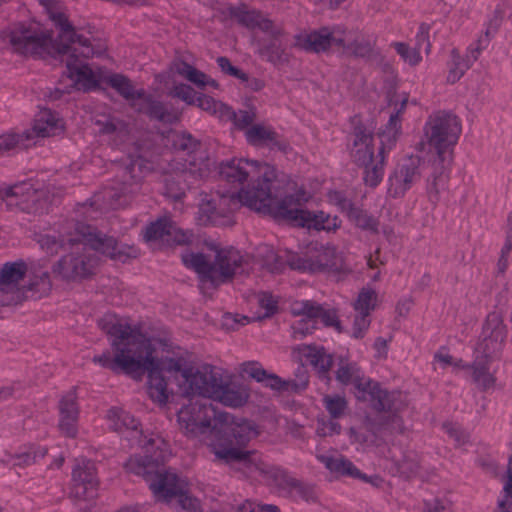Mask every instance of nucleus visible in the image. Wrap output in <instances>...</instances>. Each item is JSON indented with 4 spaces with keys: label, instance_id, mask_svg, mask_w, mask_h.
Returning <instances> with one entry per match:
<instances>
[{
    "label": "nucleus",
    "instance_id": "1",
    "mask_svg": "<svg viewBox=\"0 0 512 512\" xmlns=\"http://www.w3.org/2000/svg\"><path fill=\"white\" fill-rule=\"evenodd\" d=\"M51 19L59 29L57 39L53 40L49 34L37 32L31 28H15L9 34V44L13 52L34 58H44L47 55L66 56L68 77L85 91L97 88L99 79L85 62V59L94 55L90 40L77 34L64 13H54Z\"/></svg>",
    "mask_w": 512,
    "mask_h": 512
},
{
    "label": "nucleus",
    "instance_id": "2",
    "mask_svg": "<svg viewBox=\"0 0 512 512\" xmlns=\"http://www.w3.org/2000/svg\"><path fill=\"white\" fill-rule=\"evenodd\" d=\"M110 338V350L94 355L93 363L115 374L123 373L140 381L147 373V394L160 404V358L156 357L152 341L138 327L106 316L99 322Z\"/></svg>",
    "mask_w": 512,
    "mask_h": 512
},
{
    "label": "nucleus",
    "instance_id": "3",
    "mask_svg": "<svg viewBox=\"0 0 512 512\" xmlns=\"http://www.w3.org/2000/svg\"><path fill=\"white\" fill-rule=\"evenodd\" d=\"M213 440L210 443L213 453L225 463H242L250 472L258 470L270 473L280 487L298 488L299 483L278 469H267V466L256 457L254 451L245 450L246 444L257 435L253 423L245 419L235 420L228 413H219L218 422L213 424Z\"/></svg>",
    "mask_w": 512,
    "mask_h": 512
},
{
    "label": "nucleus",
    "instance_id": "4",
    "mask_svg": "<svg viewBox=\"0 0 512 512\" xmlns=\"http://www.w3.org/2000/svg\"><path fill=\"white\" fill-rule=\"evenodd\" d=\"M219 173L223 180L233 184H243L248 178L253 179V186L242 189L237 196L244 206L267 215L282 197L286 184L285 180L278 178L273 166L247 159H232L222 163Z\"/></svg>",
    "mask_w": 512,
    "mask_h": 512
},
{
    "label": "nucleus",
    "instance_id": "5",
    "mask_svg": "<svg viewBox=\"0 0 512 512\" xmlns=\"http://www.w3.org/2000/svg\"><path fill=\"white\" fill-rule=\"evenodd\" d=\"M461 129L459 118L446 111L433 113L425 124L428 145L435 153L431 160L433 179L428 186V191L435 197L446 184L445 170L452 161L453 147L458 141Z\"/></svg>",
    "mask_w": 512,
    "mask_h": 512
},
{
    "label": "nucleus",
    "instance_id": "6",
    "mask_svg": "<svg viewBox=\"0 0 512 512\" xmlns=\"http://www.w3.org/2000/svg\"><path fill=\"white\" fill-rule=\"evenodd\" d=\"M208 253L185 252L181 255L185 267L194 270L203 282L217 286L231 280L235 274L244 271L251 264L252 258L243 255L237 249L221 248L208 244Z\"/></svg>",
    "mask_w": 512,
    "mask_h": 512
},
{
    "label": "nucleus",
    "instance_id": "7",
    "mask_svg": "<svg viewBox=\"0 0 512 512\" xmlns=\"http://www.w3.org/2000/svg\"><path fill=\"white\" fill-rule=\"evenodd\" d=\"M283 195L270 210V216L276 220L286 221L294 226L305 227L317 231L336 232L342 224L338 216L330 215L324 211L312 212L302 209L310 194L304 187L291 180H286Z\"/></svg>",
    "mask_w": 512,
    "mask_h": 512
},
{
    "label": "nucleus",
    "instance_id": "8",
    "mask_svg": "<svg viewBox=\"0 0 512 512\" xmlns=\"http://www.w3.org/2000/svg\"><path fill=\"white\" fill-rule=\"evenodd\" d=\"M68 244L71 251L52 265V273L67 282H78L92 277L99 265V257L78 239L69 238Z\"/></svg>",
    "mask_w": 512,
    "mask_h": 512
},
{
    "label": "nucleus",
    "instance_id": "9",
    "mask_svg": "<svg viewBox=\"0 0 512 512\" xmlns=\"http://www.w3.org/2000/svg\"><path fill=\"white\" fill-rule=\"evenodd\" d=\"M408 98L405 95H394L389 100V106L394 107L385 129L379 133L381 146L373 162L362 164L365 167L364 182L370 187H376L384 174L385 150L391 149L395 144L401 129L400 115L406 109Z\"/></svg>",
    "mask_w": 512,
    "mask_h": 512
},
{
    "label": "nucleus",
    "instance_id": "10",
    "mask_svg": "<svg viewBox=\"0 0 512 512\" xmlns=\"http://www.w3.org/2000/svg\"><path fill=\"white\" fill-rule=\"evenodd\" d=\"M76 234L80 237V243L88 245L90 251L98 252L112 260L127 262L139 256V249L134 245H119L116 238L99 231L97 228L84 222H76L74 225Z\"/></svg>",
    "mask_w": 512,
    "mask_h": 512
},
{
    "label": "nucleus",
    "instance_id": "11",
    "mask_svg": "<svg viewBox=\"0 0 512 512\" xmlns=\"http://www.w3.org/2000/svg\"><path fill=\"white\" fill-rule=\"evenodd\" d=\"M219 414L214 407L201 399H190L178 412V423L184 433L197 437L209 433L213 437V424L217 423Z\"/></svg>",
    "mask_w": 512,
    "mask_h": 512
},
{
    "label": "nucleus",
    "instance_id": "12",
    "mask_svg": "<svg viewBox=\"0 0 512 512\" xmlns=\"http://www.w3.org/2000/svg\"><path fill=\"white\" fill-rule=\"evenodd\" d=\"M226 371L211 364L198 367L187 366L181 376L184 379V393L212 399L216 394Z\"/></svg>",
    "mask_w": 512,
    "mask_h": 512
},
{
    "label": "nucleus",
    "instance_id": "13",
    "mask_svg": "<svg viewBox=\"0 0 512 512\" xmlns=\"http://www.w3.org/2000/svg\"><path fill=\"white\" fill-rule=\"evenodd\" d=\"M109 428L124 436L130 446L140 447L149 452L154 446V439L143 434L140 422L128 411L120 407H111L106 414Z\"/></svg>",
    "mask_w": 512,
    "mask_h": 512
},
{
    "label": "nucleus",
    "instance_id": "14",
    "mask_svg": "<svg viewBox=\"0 0 512 512\" xmlns=\"http://www.w3.org/2000/svg\"><path fill=\"white\" fill-rule=\"evenodd\" d=\"M107 83L124 99L131 102L138 112L151 119L160 120V101L147 96L143 89L135 90L128 77L114 73L107 78Z\"/></svg>",
    "mask_w": 512,
    "mask_h": 512
},
{
    "label": "nucleus",
    "instance_id": "15",
    "mask_svg": "<svg viewBox=\"0 0 512 512\" xmlns=\"http://www.w3.org/2000/svg\"><path fill=\"white\" fill-rule=\"evenodd\" d=\"M99 479L93 461L82 459L72 469L71 495L78 500H94L98 495Z\"/></svg>",
    "mask_w": 512,
    "mask_h": 512
},
{
    "label": "nucleus",
    "instance_id": "16",
    "mask_svg": "<svg viewBox=\"0 0 512 512\" xmlns=\"http://www.w3.org/2000/svg\"><path fill=\"white\" fill-rule=\"evenodd\" d=\"M27 273V264L19 259L6 262L0 268V306L17 303L19 298V282Z\"/></svg>",
    "mask_w": 512,
    "mask_h": 512
},
{
    "label": "nucleus",
    "instance_id": "17",
    "mask_svg": "<svg viewBox=\"0 0 512 512\" xmlns=\"http://www.w3.org/2000/svg\"><path fill=\"white\" fill-rule=\"evenodd\" d=\"M263 33L267 34L268 38L259 40V55L274 66L287 65L291 54L283 40L286 35L284 27L281 24L274 23L272 29Z\"/></svg>",
    "mask_w": 512,
    "mask_h": 512
},
{
    "label": "nucleus",
    "instance_id": "18",
    "mask_svg": "<svg viewBox=\"0 0 512 512\" xmlns=\"http://www.w3.org/2000/svg\"><path fill=\"white\" fill-rule=\"evenodd\" d=\"M506 338V327L501 317L489 314L482 331V339L477 345V355L485 359H493L502 350Z\"/></svg>",
    "mask_w": 512,
    "mask_h": 512
},
{
    "label": "nucleus",
    "instance_id": "19",
    "mask_svg": "<svg viewBox=\"0 0 512 512\" xmlns=\"http://www.w3.org/2000/svg\"><path fill=\"white\" fill-rule=\"evenodd\" d=\"M292 269L320 272L324 270H339L343 267V256L334 246H323L312 258H292L289 260Z\"/></svg>",
    "mask_w": 512,
    "mask_h": 512
},
{
    "label": "nucleus",
    "instance_id": "20",
    "mask_svg": "<svg viewBox=\"0 0 512 512\" xmlns=\"http://www.w3.org/2000/svg\"><path fill=\"white\" fill-rule=\"evenodd\" d=\"M375 38L358 29L347 30L339 28L336 47L343 53L354 57H369L375 47Z\"/></svg>",
    "mask_w": 512,
    "mask_h": 512
},
{
    "label": "nucleus",
    "instance_id": "21",
    "mask_svg": "<svg viewBox=\"0 0 512 512\" xmlns=\"http://www.w3.org/2000/svg\"><path fill=\"white\" fill-rule=\"evenodd\" d=\"M129 473L141 476L148 484L155 501H160V463L152 456L133 455L124 464Z\"/></svg>",
    "mask_w": 512,
    "mask_h": 512
},
{
    "label": "nucleus",
    "instance_id": "22",
    "mask_svg": "<svg viewBox=\"0 0 512 512\" xmlns=\"http://www.w3.org/2000/svg\"><path fill=\"white\" fill-rule=\"evenodd\" d=\"M420 159L409 157L400 163L389 178L388 191L393 197L403 196L420 179Z\"/></svg>",
    "mask_w": 512,
    "mask_h": 512
},
{
    "label": "nucleus",
    "instance_id": "23",
    "mask_svg": "<svg viewBox=\"0 0 512 512\" xmlns=\"http://www.w3.org/2000/svg\"><path fill=\"white\" fill-rule=\"evenodd\" d=\"M292 357L301 363L309 362L321 378L329 380L328 373L333 364V357L323 347L298 345L293 347Z\"/></svg>",
    "mask_w": 512,
    "mask_h": 512
},
{
    "label": "nucleus",
    "instance_id": "24",
    "mask_svg": "<svg viewBox=\"0 0 512 512\" xmlns=\"http://www.w3.org/2000/svg\"><path fill=\"white\" fill-rule=\"evenodd\" d=\"M339 28L330 30L322 27L319 30L310 33H301L295 37V47L308 52H325L332 46L336 47V38L339 34Z\"/></svg>",
    "mask_w": 512,
    "mask_h": 512
},
{
    "label": "nucleus",
    "instance_id": "25",
    "mask_svg": "<svg viewBox=\"0 0 512 512\" xmlns=\"http://www.w3.org/2000/svg\"><path fill=\"white\" fill-rule=\"evenodd\" d=\"M231 380L232 375L225 372L212 399L228 407H242L250 398V390L246 385L233 383Z\"/></svg>",
    "mask_w": 512,
    "mask_h": 512
},
{
    "label": "nucleus",
    "instance_id": "26",
    "mask_svg": "<svg viewBox=\"0 0 512 512\" xmlns=\"http://www.w3.org/2000/svg\"><path fill=\"white\" fill-rule=\"evenodd\" d=\"M335 376L336 380L342 385H352L354 387L356 398L365 396L363 390L366 389V386H369L371 381L370 378L365 377L357 363L346 358L339 359Z\"/></svg>",
    "mask_w": 512,
    "mask_h": 512
},
{
    "label": "nucleus",
    "instance_id": "27",
    "mask_svg": "<svg viewBox=\"0 0 512 512\" xmlns=\"http://www.w3.org/2000/svg\"><path fill=\"white\" fill-rule=\"evenodd\" d=\"M363 392L365 396L357 397V399L369 402L371 407L378 412H393L399 409V406L396 404V399L400 396V393H390L382 389L377 382L371 380L369 382V386H366V389H364Z\"/></svg>",
    "mask_w": 512,
    "mask_h": 512
},
{
    "label": "nucleus",
    "instance_id": "28",
    "mask_svg": "<svg viewBox=\"0 0 512 512\" xmlns=\"http://www.w3.org/2000/svg\"><path fill=\"white\" fill-rule=\"evenodd\" d=\"M79 409L75 395L69 393L63 396L59 402V429L69 438H75L78 433Z\"/></svg>",
    "mask_w": 512,
    "mask_h": 512
},
{
    "label": "nucleus",
    "instance_id": "29",
    "mask_svg": "<svg viewBox=\"0 0 512 512\" xmlns=\"http://www.w3.org/2000/svg\"><path fill=\"white\" fill-rule=\"evenodd\" d=\"M195 236L169 217H162V248L188 247L193 244Z\"/></svg>",
    "mask_w": 512,
    "mask_h": 512
},
{
    "label": "nucleus",
    "instance_id": "30",
    "mask_svg": "<svg viewBox=\"0 0 512 512\" xmlns=\"http://www.w3.org/2000/svg\"><path fill=\"white\" fill-rule=\"evenodd\" d=\"M294 315H303L310 319L320 318L324 325L335 327L341 331V324L334 309H324L321 305L312 301H296L292 304Z\"/></svg>",
    "mask_w": 512,
    "mask_h": 512
},
{
    "label": "nucleus",
    "instance_id": "31",
    "mask_svg": "<svg viewBox=\"0 0 512 512\" xmlns=\"http://www.w3.org/2000/svg\"><path fill=\"white\" fill-rule=\"evenodd\" d=\"M188 358L189 353L185 349L162 338V371L181 374L188 366Z\"/></svg>",
    "mask_w": 512,
    "mask_h": 512
},
{
    "label": "nucleus",
    "instance_id": "32",
    "mask_svg": "<svg viewBox=\"0 0 512 512\" xmlns=\"http://www.w3.org/2000/svg\"><path fill=\"white\" fill-rule=\"evenodd\" d=\"M351 154L360 165L373 162L376 159L373 147V134L362 126H356L354 129Z\"/></svg>",
    "mask_w": 512,
    "mask_h": 512
},
{
    "label": "nucleus",
    "instance_id": "33",
    "mask_svg": "<svg viewBox=\"0 0 512 512\" xmlns=\"http://www.w3.org/2000/svg\"><path fill=\"white\" fill-rule=\"evenodd\" d=\"M230 14L239 24L249 29L258 28L262 32L272 29V25L275 23L260 11L248 10L245 7L231 8Z\"/></svg>",
    "mask_w": 512,
    "mask_h": 512
},
{
    "label": "nucleus",
    "instance_id": "34",
    "mask_svg": "<svg viewBox=\"0 0 512 512\" xmlns=\"http://www.w3.org/2000/svg\"><path fill=\"white\" fill-rule=\"evenodd\" d=\"M63 125L57 114L50 109L41 110L34 120L32 132L38 137H50L61 133Z\"/></svg>",
    "mask_w": 512,
    "mask_h": 512
},
{
    "label": "nucleus",
    "instance_id": "35",
    "mask_svg": "<svg viewBox=\"0 0 512 512\" xmlns=\"http://www.w3.org/2000/svg\"><path fill=\"white\" fill-rule=\"evenodd\" d=\"M170 71L179 74L200 89H204L206 86L218 87L215 80L184 61L175 60L170 66Z\"/></svg>",
    "mask_w": 512,
    "mask_h": 512
},
{
    "label": "nucleus",
    "instance_id": "36",
    "mask_svg": "<svg viewBox=\"0 0 512 512\" xmlns=\"http://www.w3.org/2000/svg\"><path fill=\"white\" fill-rule=\"evenodd\" d=\"M162 145L171 151L191 153L199 146V142L188 133L170 129L165 133L162 130Z\"/></svg>",
    "mask_w": 512,
    "mask_h": 512
},
{
    "label": "nucleus",
    "instance_id": "37",
    "mask_svg": "<svg viewBox=\"0 0 512 512\" xmlns=\"http://www.w3.org/2000/svg\"><path fill=\"white\" fill-rule=\"evenodd\" d=\"M245 136L247 141L252 145H263L271 143L273 145H277L284 151L289 148V145L286 142H278V135L272 128L262 124H255L250 126L246 130Z\"/></svg>",
    "mask_w": 512,
    "mask_h": 512
},
{
    "label": "nucleus",
    "instance_id": "38",
    "mask_svg": "<svg viewBox=\"0 0 512 512\" xmlns=\"http://www.w3.org/2000/svg\"><path fill=\"white\" fill-rule=\"evenodd\" d=\"M48 453L46 446L28 444L23 446L19 452L10 456L13 466L24 468L38 463Z\"/></svg>",
    "mask_w": 512,
    "mask_h": 512
},
{
    "label": "nucleus",
    "instance_id": "39",
    "mask_svg": "<svg viewBox=\"0 0 512 512\" xmlns=\"http://www.w3.org/2000/svg\"><path fill=\"white\" fill-rule=\"evenodd\" d=\"M188 487V483L171 471L162 472V502L174 506L175 496Z\"/></svg>",
    "mask_w": 512,
    "mask_h": 512
},
{
    "label": "nucleus",
    "instance_id": "40",
    "mask_svg": "<svg viewBox=\"0 0 512 512\" xmlns=\"http://www.w3.org/2000/svg\"><path fill=\"white\" fill-rule=\"evenodd\" d=\"M491 359L482 358L477 355L475 361L470 366L472 371V379L474 383L482 390H487L495 385L496 378L490 372L488 363Z\"/></svg>",
    "mask_w": 512,
    "mask_h": 512
},
{
    "label": "nucleus",
    "instance_id": "41",
    "mask_svg": "<svg viewBox=\"0 0 512 512\" xmlns=\"http://www.w3.org/2000/svg\"><path fill=\"white\" fill-rule=\"evenodd\" d=\"M317 458L331 473L342 476H351L354 478L362 477L360 471L353 465V463L343 457L334 458L328 455H319Z\"/></svg>",
    "mask_w": 512,
    "mask_h": 512
},
{
    "label": "nucleus",
    "instance_id": "42",
    "mask_svg": "<svg viewBox=\"0 0 512 512\" xmlns=\"http://www.w3.org/2000/svg\"><path fill=\"white\" fill-rule=\"evenodd\" d=\"M474 61L470 52L466 57H462L457 49H453L448 63L447 81L451 84L459 81Z\"/></svg>",
    "mask_w": 512,
    "mask_h": 512
},
{
    "label": "nucleus",
    "instance_id": "43",
    "mask_svg": "<svg viewBox=\"0 0 512 512\" xmlns=\"http://www.w3.org/2000/svg\"><path fill=\"white\" fill-rule=\"evenodd\" d=\"M217 205L218 209L215 211V214L220 219V222L210 223L214 225H228L231 222L230 214L243 205V203L238 196L221 194L218 195ZM208 223L204 222V224Z\"/></svg>",
    "mask_w": 512,
    "mask_h": 512
},
{
    "label": "nucleus",
    "instance_id": "44",
    "mask_svg": "<svg viewBox=\"0 0 512 512\" xmlns=\"http://www.w3.org/2000/svg\"><path fill=\"white\" fill-rule=\"evenodd\" d=\"M52 288L50 280V274L47 271L41 272L39 275H35L29 280L27 286H25L24 294L25 297H31L38 299L47 295Z\"/></svg>",
    "mask_w": 512,
    "mask_h": 512
},
{
    "label": "nucleus",
    "instance_id": "45",
    "mask_svg": "<svg viewBox=\"0 0 512 512\" xmlns=\"http://www.w3.org/2000/svg\"><path fill=\"white\" fill-rule=\"evenodd\" d=\"M378 294L375 289L371 287H363L357 298L353 303V308L356 313H365L370 315L372 311L378 306Z\"/></svg>",
    "mask_w": 512,
    "mask_h": 512
},
{
    "label": "nucleus",
    "instance_id": "46",
    "mask_svg": "<svg viewBox=\"0 0 512 512\" xmlns=\"http://www.w3.org/2000/svg\"><path fill=\"white\" fill-rule=\"evenodd\" d=\"M31 132L25 131L19 133L0 134V157L9 155L20 145H25V141L31 139Z\"/></svg>",
    "mask_w": 512,
    "mask_h": 512
},
{
    "label": "nucleus",
    "instance_id": "47",
    "mask_svg": "<svg viewBox=\"0 0 512 512\" xmlns=\"http://www.w3.org/2000/svg\"><path fill=\"white\" fill-rule=\"evenodd\" d=\"M260 383H264L267 387H270L274 390H299L304 389L308 384V378L305 371L302 370V380L300 384H296L293 381H283L276 374L266 372V376Z\"/></svg>",
    "mask_w": 512,
    "mask_h": 512
},
{
    "label": "nucleus",
    "instance_id": "48",
    "mask_svg": "<svg viewBox=\"0 0 512 512\" xmlns=\"http://www.w3.org/2000/svg\"><path fill=\"white\" fill-rule=\"evenodd\" d=\"M196 100L198 102V106L202 110L217 116L221 120H223L224 117H230L233 115L231 108L220 101H216L210 96L201 95Z\"/></svg>",
    "mask_w": 512,
    "mask_h": 512
},
{
    "label": "nucleus",
    "instance_id": "49",
    "mask_svg": "<svg viewBox=\"0 0 512 512\" xmlns=\"http://www.w3.org/2000/svg\"><path fill=\"white\" fill-rule=\"evenodd\" d=\"M348 217L358 228L372 233H378L379 222L362 209L353 207Z\"/></svg>",
    "mask_w": 512,
    "mask_h": 512
},
{
    "label": "nucleus",
    "instance_id": "50",
    "mask_svg": "<svg viewBox=\"0 0 512 512\" xmlns=\"http://www.w3.org/2000/svg\"><path fill=\"white\" fill-rule=\"evenodd\" d=\"M398 471L406 478L416 476L420 471L419 457L415 452H407L396 462Z\"/></svg>",
    "mask_w": 512,
    "mask_h": 512
},
{
    "label": "nucleus",
    "instance_id": "51",
    "mask_svg": "<svg viewBox=\"0 0 512 512\" xmlns=\"http://www.w3.org/2000/svg\"><path fill=\"white\" fill-rule=\"evenodd\" d=\"M172 509H180L186 512H202L200 501L188 493V487L175 496Z\"/></svg>",
    "mask_w": 512,
    "mask_h": 512
},
{
    "label": "nucleus",
    "instance_id": "52",
    "mask_svg": "<svg viewBox=\"0 0 512 512\" xmlns=\"http://www.w3.org/2000/svg\"><path fill=\"white\" fill-rule=\"evenodd\" d=\"M325 408L334 419L341 417L347 408V400L340 395H325L323 398Z\"/></svg>",
    "mask_w": 512,
    "mask_h": 512
},
{
    "label": "nucleus",
    "instance_id": "53",
    "mask_svg": "<svg viewBox=\"0 0 512 512\" xmlns=\"http://www.w3.org/2000/svg\"><path fill=\"white\" fill-rule=\"evenodd\" d=\"M95 125L98 127L99 133L103 135H112L125 130V123L114 116L96 119Z\"/></svg>",
    "mask_w": 512,
    "mask_h": 512
},
{
    "label": "nucleus",
    "instance_id": "54",
    "mask_svg": "<svg viewBox=\"0 0 512 512\" xmlns=\"http://www.w3.org/2000/svg\"><path fill=\"white\" fill-rule=\"evenodd\" d=\"M232 116L224 117V121H233L238 129H248V127L256 120L257 112L254 107L247 110H239L237 113L232 111Z\"/></svg>",
    "mask_w": 512,
    "mask_h": 512
},
{
    "label": "nucleus",
    "instance_id": "55",
    "mask_svg": "<svg viewBox=\"0 0 512 512\" xmlns=\"http://www.w3.org/2000/svg\"><path fill=\"white\" fill-rule=\"evenodd\" d=\"M218 195L211 198L202 199L199 205V219L204 222H220L215 211L218 209L217 201Z\"/></svg>",
    "mask_w": 512,
    "mask_h": 512
},
{
    "label": "nucleus",
    "instance_id": "56",
    "mask_svg": "<svg viewBox=\"0 0 512 512\" xmlns=\"http://www.w3.org/2000/svg\"><path fill=\"white\" fill-rule=\"evenodd\" d=\"M396 52L401 56L403 61L411 66L418 65L422 57L420 52L416 48H411L408 44L404 42H394L392 44Z\"/></svg>",
    "mask_w": 512,
    "mask_h": 512
},
{
    "label": "nucleus",
    "instance_id": "57",
    "mask_svg": "<svg viewBox=\"0 0 512 512\" xmlns=\"http://www.w3.org/2000/svg\"><path fill=\"white\" fill-rule=\"evenodd\" d=\"M40 248L49 255H55L66 246L64 238H58L54 235H41L38 239Z\"/></svg>",
    "mask_w": 512,
    "mask_h": 512
},
{
    "label": "nucleus",
    "instance_id": "58",
    "mask_svg": "<svg viewBox=\"0 0 512 512\" xmlns=\"http://www.w3.org/2000/svg\"><path fill=\"white\" fill-rule=\"evenodd\" d=\"M266 370L257 361H247L239 365V373L241 376H248L257 382H261L266 376Z\"/></svg>",
    "mask_w": 512,
    "mask_h": 512
},
{
    "label": "nucleus",
    "instance_id": "59",
    "mask_svg": "<svg viewBox=\"0 0 512 512\" xmlns=\"http://www.w3.org/2000/svg\"><path fill=\"white\" fill-rule=\"evenodd\" d=\"M168 95L172 98H178L187 103L188 105H193L196 101V92L195 90L186 84L180 83L173 86L169 91Z\"/></svg>",
    "mask_w": 512,
    "mask_h": 512
},
{
    "label": "nucleus",
    "instance_id": "60",
    "mask_svg": "<svg viewBox=\"0 0 512 512\" xmlns=\"http://www.w3.org/2000/svg\"><path fill=\"white\" fill-rule=\"evenodd\" d=\"M142 240L150 244L160 239V216L147 224L141 232Z\"/></svg>",
    "mask_w": 512,
    "mask_h": 512
},
{
    "label": "nucleus",
    "instance_id": "61",
    "mask_svg": "<svg viewBox=\"0 0 512 512\" xmlns=\"http://www.w3.org/2000/svg\"><path fill=\"white\" fill-rule=\"evenodd\" d=\"M327 197L331 204L337 206L341 211L347 212V214L354 207L353 203L340 191H329Z\"/></svg>",
    "mask_w": 512,
    "mask_h": 512
},
{
    "label": "nucleus",
    "instance_id": "62",
    "mask_svg": "<svg viewBox=\"0 0 512 512\" xmlns=\"http://www.w3.org/2000/svg\"><path fill=\"white\" fill-rule=\"evenodd\" d=\"M166 192L165 196L175 201L181 200L184 196V188L181 186L179 179L172 176L166 177Z\"/></svg>",
    "mask_w": 512,
    "mask_h": 512
},
{
    "label": "nucleus",
    "instance_id": "63",
    "mask_svg": "<svg viewBox=\"0 0 512 512\" xmlns=\"http://www.w3.org/2000/svg\"><path fill=\"white\" fill-rule=\"evenodd\" d=\"M256 300L262 309H264V316L272 315L277 308V301L273 298L269 292H259L256 295Z\"/></svg>",
    "mask_w": 512,
    "mask_h": 512
},
{
    "label": "nucleus",
    "instance_id": "64",
    "mask_svg": "<svg viewBox=\"0 0 512 512\" xmlns=\"http://www.w3.org/2000/svg\"><path fill=\"white\" fill-rule=\"evenodd\" d=\"M370 323V315L365 313H356L352 328L353 336L355 338H362L364 333L368 330Z\"/></svg>",
    "mask_w": 512,
    "mask_h": 512
}]
</instances>
